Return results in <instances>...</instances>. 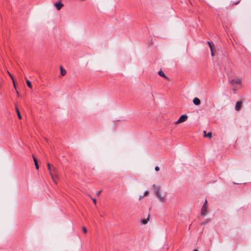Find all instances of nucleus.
Instances as JSON below:
<instances>
[{
	"instance_id": "f257e3e1",
	"label": "nucleus",
	"mask_w": 251,
	"mask_h": 251,
	"mask_svg": "<svg viewBox=\"0 0 251 251\" xmlns=\"http://www.w3.org/2000/svg\"><path fill=\"white\" fill-rule=\"evenodd\" d=\"M151 189L153 191L155 196L160 202L162 203L165 202L166 197L163 194L161 187L153 184L151 186Z\"/></svg>"
},
{
	"instance_id": "f03ea898",
	"label": "nucleus",
	"mask_w": 251,
	"mask_h": 251,
	"mask_svg": "<svg viewBox=\"0 0 251 251\" xmlns=\"http://www.w3.org/2000/svg\"><path fill=\"white\" fill-rule=\"evenodd\" d=\"M207 201L205 200L204 203L201 209V214L203 216H205L207 214Z\"/></svg>"
},
{
	"instance_id": "7ed1b4c3",
	"label": "nucleus",
	"mask_w": 251,
	"mask_h": 251,
	"mask_svg": "<svg viewBox=\"0 0 251 251\" xmlns=\"http://www.w3.org/2000/svg\"><path fill=\"white\" fill-rule=\"evenodd\" d=\"M188 119V116L187 115H182L180 116L179 119L174 122L175 124H179L185 121H186Z\"/></svg>"
},
{
	"instance_id": "20e7f679",
	"label": "nucleus",
	"mask_w": 251,
	"mask_h": 251,
	"mask_svg": "<svg viewBox=\"0 0 251 251\" xmlns=\"http://www.w3.org/2000/svg\"><path fill=\"white\" fill-rule=\"evenodd\" d=\"M47 165L48 170L49 171L50 174V176H51L52 180L54 181V183H56L57 182H56L55 179H54L53 174L52 173V171H51V168H52V167H51V165L49 163H47Z\"/></svg>"
},
{
	"instance_id": "39448f33",
	"label": "nucleus",
	"mask_w": 251,
	"mask_h": 251,
	"mask_svg": "<svg viewBox=\"0 0 251 251\" xmlns=\"http://www.w3.org/2000/svg\"><path fill=\"white\" fill-rule=\"evenodd\" d=\"M242 107V102L240 101H238L235 106V109L236 111H239Z\"/></svg>"
},
{
	"instance_id": "423d86ee",
	"label": "nucleus",
	"mask_w": 251,
	"mask_h": 251,
	"mask_svg": "<svg viewBox=\"0 0 251 251\" xmlns=\"http://www.w3.org/2000/svg\"><path fill=\"white\" fill-rule=\"evenodd\" d=\"M241 83V79L239 78H237L236 79H232L230 81V83L232 84H239Z\"/></svg>"
},
{
	"instance_id": "0eeeda50",
	"label": "nucleus",
	"mask_w": 251,
	"mask_h": 251,
	"mask_svg": "<svg viewBox=\"0 0 251 251\" xmlns=\"http://www.w3.org/2000/svg\"><path fill=\"white\" fill-rule=\"evenodd\" d=\"M194 104L196 105H199L201 103L200 100L198 98H195L193 100Z\"/></svg>"
},
{
	"instance_id": "6e6552de",
	"label": "nucleus",
	"mask_w": 251,
	"mask_h": 251,
	"mask_svg": "<svg viewBox=\"0 0 251 251\" xmlns=\"http://www.w3.org/2000/svg\"><path fill=\"white\" fill-rule=\"evenodd\" d=\"M63 6V4H62L61 2H56L55 4V6L56 7V8L58 9V10H60Z\"/></svg>"
},
{
	"instance_id": "1a4fd4ad",
	"label": "nucleus",
	"mask_w": 251,
	"mask_h": 251,
	"mask_svg": "<svg viewBox=\"0 0 251 251\" xmlns=\"http://www.w3.org/2000/svg\"><path fill=\"white\" fill-rule=\"evenodd\" d=\"M158 74L162 76V77H163L164 78H166V79H169L168 76H167L163 72V71L162 70H160L158 72Z\"/></svg>"
},
{
	"instance_id": "9d476101",
	"label": "nucleus",
	"mask_w": 251,
	"mask_h": 251,
	"mask_svg": "<svg viewBox=\"0 0 251 251\" xmlns=\"http://www.w3.org/2000/svg\"><path fill=\"white\" fill-rule=\"evenodd\" d=\"M15 108H16V113L17 114L18 117L19 119H21L22 118L21 115L20 111L17 107V104H15Z\"/></svg>"
},
{
	"instance_id": "9b49d317",
	"label": "nucleus",
	"mask_w": 251,
	"mask_h": 251,
	"mask_svg": "<svg viewBox=\"0 0 251 251\" xmlns=\"http://www.w3.org/2000/svg\"><path fill=\"white\" fill-rule=\"evenodd\" d=\"M32 157H33V160H34V164H35V168H36V169L37 170H38L39 169V166H38V164L37 160L36 158L33 155L32 156Z\"/></svg>"
},
{
	"instance_id": "f8f14e48",
	"label": "nucleus",
	"mask_w": 251,
	"mask_h": 251,
	"mask_svg": "<svg viewBox=\"0 0 251 251\" xmlns=\"http://www.w3.org/2000/svg\"><path fill=\"white\" fill-rule=\"evenodd\" d=\"M149 221V216H148L147 219L141 220V222L143 225H146L148 223Z\"/></svg>"
},
{
	"instance_id": "ddd939ff",
	"label": "nucleus",
	"mask_w": 251,
	"mask_h": 251,
	"mask_svg": "<svg viewBox=\"0 0 251 251\" xmlns=\"http://www.w3.org/2000/svg\"><path fill=\"white\" fill-rule=\"evenodd\" d=\"M203 133H204V137H208L209 138L212 137V132H209L207 134H206V131L205 130H204L203 131Z\"/></svg>"
},
{
	"instance_id": "4468645a",
	"label": "nucleus",
	"mask_w": 251,
	"mask_h": 251,
	"mask_svg": "<svg viewBox=\"0 0 251 251\" xmlns=\"http://www.w3.org/2000/svg\"><path fill=\"white\" fill-rule=\"evenodd\" d=\"M60 70L61 75H65L66 74V71L65 69H64L62 66L60 67Z\"/></svg>"
},
{
	"instance_id": "2eb2a0df",
	"label": "nucleus",
	"mask_w": 251,
	"mask_h": 251,
	"mask_svg": "<svg viewBox=\"0 0 251 251\" xmlns=\"http://www.w3.org/2000/svg\"><path fill=\"white\" fill-rule=\"evenodd\" d=\"M51 171H52V173L53 174L54 178L55 177H57V175L56 174V169L54 167H52V168H51Z\"/></svg>"
},
{
	"instance_id": "dca6fc26",
	"label": "nucleus",
	"mask_w": 251,
	"mask_h": 251,
	"mask_svg": "<svg viewBox=\"0 0 251 251\" xmlns=\"http://www.w3.org/2000/svg\"><path fill=\"white\" fill-rule=\"evenodd\" d=\"M7 74L9 75L10 76V77H11V78L12 79V81H13V84H14V87L15 88V89H16V86H15V81H14V78H13V76L12 75L9 73V72L8 71H7Z\"/></svg>"
},
{
	"instance_id": "f3484780",
	"label": "nucleus",
	"mask_w": 251,
	"mask_h": 251,
	"mask_svg": "<svg viewBox=\"0 0 251 251\" xmlns=\"http://www.w3.org/2000/svg\"><path fill=\"white\" fill-rule=\"evenodd\" d=\"M26 83L27 86L29 88H31L32 87V85H31L30 81L29 80H28V79H26Z\"/></svg>"
},
{
	"instance_id": "a211bd4d",
	"label": "nucleus",
	"mask_w": 251,
	"mask_h": 251,
	"mask_svg": "<svg viewBox=\"0 0 251 251\" xmlns=\"http://www.w3.org/2000/svg\"><path fill=\"white\" fill-rule=\"evenodd\" d=\"M207 44H208L209 46V48L210 49V50H212L213 49H212V45H213V43L211 41H208L207 42Z\"/></svg>"
},
{
	"instance_id": "6ab92c4d",
	"label": "nucleus",
	"mask_w": 251,
	"mask_h": 251,
	"mask_svg": "<svg viewBox=\"0 0 251 251\" xmlns=\"http://www.w3.org/2000/svg\"><path fill=\"white\" fill-rule=\"evenodd\" d=\"M88 196L90 198H91V199L92 200L93 202L96 204V200L95 199H93V198H91L90 195H88Z\"/></svg>"
},
{
	"instance_id": "aec40b11",
	"label": "nucleus",
	"mask_w": 251,
	"mask_h": 251,
	"mask_svg": "<svg viewBox=\"0 0 251 251\" xmlns=\"http://www.w3.org/2000/svg\"><path fill=\"white\" fill-rule=\"evenodd\" d=\"M101 192H102V190H100V191H98V192L96 193V196H97V197H99V196L100 195V193H101Z\"/></svg>"
},
{
	"instance_id": "412c9836",
	"label": "nucleus",
	"mask_w": 251,
	"mask_h": 251,
	"mask_svg": "<svg viewBox=\"0 0 251 251\" xmlns=\"http://www.w3.org/2000/svg\"><path fill=\"white\" fill-rule=\"evenodd\" d=\"M149 194V191L147 190L145 192L144 194L143 195L144 196H147Z\"/></svg>"
},
{
	"instance_id": "4be33fe9",
	"label": "nucleus",
	"mask_w": 251,
	"mask_h": 251,
	"mask_svg": "<svg viewBox=\"0 0 251 251\" xmlns=\"http://www.w3.org/2000/svg\"><path fill=\"white\" fill-rule=\"evenodd\" d=\"M82 230H83V231L84 232V233H86L87 232V229L86 228V227L85 226H83L82 227Z\"/></svg>"
},
{
	"instance_id": "5701e85b",
	"label": "nucleus",
	"mask_w": 251,
	"mask_h": 251,
	"mask_svg": "<svg viewBox=\"0 0 251 251\" xmlns=\"http://www.w3.org/2000/svg\"><path fill=\"white\" fill-rule=\"evenodd\" d=\"M160 170L159 167L158 166H156L155 167V170L156 171H158Z\"/></svg>"
},
{
	"instance_id": "b1692460",
	"label": "nucleus",
	"mask_w": 251,
	"mask_h": 251,
	"mask_svg": "<svg viewBox=\"0 0 251 251\" xmlns=\"http://www.w3.org/2000/svg\"><path fill=\"white\" fill-rule=\"evenodd\" d=\"M145 196L144 195L143 196H139V200H141V199L143 198Z\"/></svg>"
},
{
	"instance_id": "393cba45",
	"label": "nucleus",
	"mask_w": 251,
	"mask_h": 251,
	"mask_svg": "<svg viewBox=\"0 0 251 251\" xmlns=\"http://www.w3.org/2000/svg\"><path fill=\"white\" fill-rule=\"evenodd\" d=\"M211 54L212 56H213L214 54H213V49L212 50H211Z\"/></svg>"
},
{
	"instance_id": "a878e982",
	"label": "nucleus",
	"mask_w": 251,
	"mask_h": 251,
	"mask_svg": "<svg viewBox=\"0 0 251 251\" xmlns=\"http://www.w3.org/2000/svg\"><path fill=\"white\" fill-rule=\"evenodd\" d=\"M208 222L207 221V220H206L205 222H204L203 223V224H206V223H207Z\"/></svg>"
},
{
	"instance_id": "bb28decb",
	"label": "nucleus",
	"mask_w": 251,
	"mask_h": 251,
	"mask_svg": "<svg viewBox=\"0 0 251 251\" xmlns=\"http://www.w3.org/2000/svg\"><path fill=\"white\" fill-rule=\"evenodd\" d=\"M151 95H152V97L154 98V96H153V92H151Z\"/></svg>"
},
{
	"instance_id": "cd10ccee",
	"label": "nucleus",
	"mask_w": 251,
	"mask_h": 251,
	"mask_svg": "<svg viewBox=\"0 0 251 251\" xmlns=\"http://www.w3.org/2000/svg\"><path fill=\"white\" fill-rule=\"evenodd\" d=\"M193 251H198V250L196 249V250H194Z\"/></svg>"
},
{
	"instance_id": "c85d7f7f",
	"label": "nucleus",
	"mask_w": 251,
	"mask_h": 251,
	"mask_svg": "<svg viewBox=\"0 0 251 251\" xmlns=\"http://www.w3.org/2000/svg\"><path fill=\"white\" fill-rule=\"evenodd\" d=\"M17 95H19V93L17 91Z\"/></svg>"
}]
</instances>
